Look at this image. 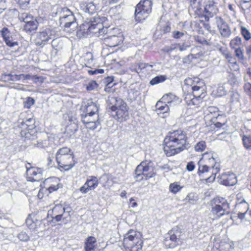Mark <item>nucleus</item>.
<instances>
[{"label": "nucleus", "mask_w": 251, "mask_h": 251, "mask_svg": "<svg viewBox=\"0 0 251 251\" xmlns=\"http://www.w3.org/2000/svg\"><path fill=\"white\" fill-rule=\"evenodd\" d=\"M187 137L181 130L170 132L164 140V151L167 156L177 154L186 148Z\"/></svg>", "instance_id": "f257e3e1"}, {"label": "nucleus", "mask_w": 251, "mask_h": 251, "mask_svg": "<svg viewBox=\"0 0 251 251\" xmlns=\"http://www.w3.org/2000/svg\"><path fill=\"white\" fill-rule=\"evenodd\" d=\"M108 112L119 122L125 121L128 117V107L126 103L121 98L109 96L106 101Z\"/></svg>", "instance_id": "f03ea898"}, {"label": "nucleus", "mask_w": 251, "mask_h": 251, "mask_svg": "<svg viewBox=\"0 0 251 251\" xmlns=\"http://www.w3.org/2000/svg\"><path fill=\"white\" fill-rule=\"evenodd\" d=\"M35 120L32 118L26 119H22L20 118L18 121V126L20 128L28 131L27 132H24L23 130L21 131L22 136L24 134H25V141L26 144L29 146H35L37 145L38 147H41L42 146L41 144L36 141V136L31 134L29 132V130L35 128Z\"/></svg>", "instance_id": "7ed1b4c3"}, {"label": "nucleus", "mask_w": 251, "mask_h": 251, "mask_svg": "<svg viewBox=\"0 0 251 251\" xmlns=\"http://www.w3.org/2000/svg\"><path fill=\"white\" fill-rule=\"evenodd\" d=\"M143 243L136 231L132 229L125 235L123 241L126 251H141Z\"/></svg>", "instance_id": "20e7f679"}, {"label": "nucleus", "mask_w": 251, "mask_h": 251, "mask_svg": "<svg viewBox=\"0 0 251 251\" xmlns=\"http://www.w3.org/2000/svg\"><path fill=\"white\" fill-rule=\"evenodd\" d=\"M212 170V174L205 179L206 183L212 182L215 179L216 174L220 171V164L216 160V154L213 152H205L200 159Z\"/></svg>", "instance_id": "39448f33"}, {"label": "nucleus", "mask_w": 251, "mask_h": 251, "mask_svg": "<svg viewBox=\"0 0 251 251\" xmlns=\"http://www.w3.org/2000/svg\"><path fill=\"white\" fill-rule=\"evenodd\" d=\"M184 234L178 226H175L166 235L164 244L167 248H174L182 243Z\"/></svg>", "instance_id": "423d86ee"}, {"label": "nucleus", "mask_w": 251, "mask_h": 251, "mask_svg": "<svg viewBox=\"0 0 251 251\" xmlns=\"http://www.w3.org/2000/svg\"><path fill=\"white\" fill-rule=\"evenodd\" d=\"M211 212L218 217L229 213V203L222 197H216L210 201Z\"/></svg>", "instance_id": "0eeeda50"}, {"label": "nucleus", "mask_w": 251, "mask_h": 251, "mask_svg": "<svg viewBox=\"0 0 251 251\" xmlns=\"http://www.w3.org/2000/svg\"><path fill=\"white\" fill-rule=\"evenodd\" d=\"M155 174L154 165L152 161L146 160L142 162L137 166L135 170V177L137 180H141L143 178V176L146 178H151Z\"/></svg>", "instance_id": "6e6552de"}, {"label": "nucleus", "mask_w": 251, "mask_h": 251, "mask_svg": "<svg viewBox=\"0 0 251 251\" xmlns=\"http://www.w3.org/2000/svg\"><path fill=\"white\" fill-rule=\"evenodd\" d=\"M151 0H142L136 5L135 10V19L136 21L142 22L147 18L151 12Z\"/></svg>", "instance_id": "1a4fd4ad"}, {"label": "nucleus", "mask_w": 251, "mask_h": 251, "mask_svg": "<svg viewBox=\"0 0 251 251\" xmlns=\"http://www.w3.org/2000/svg\"><path fill=\"white\" fill-rule=\"evenodd\" d=\"M59 22L60 25L65 28L72 27V29L76 27L77 24L76 22V18L73 12L67 7L61 9L59 12Z\"/></svg>", "instance_id": "9d476101"}, {"label": "nucleus", "mask_w": 251, "mask_h": 251, "mask_svg": "<svg viewBox=\"0 0 251 251\" xmlns=\"http://www.w3.org/2000/svg\"><path fill=\"white\" fill-rule=\"evenodd\" d=\"M55 30L50 28H46L38 33L35 39L36 45L43 47L50 39L55 38Z\"/></svg>", "instance_id": "9b49d317"}, {"label": "nucleus", "mask_w": 251, "mask_h": 251, "mask_svg": "<svg viewBox=\"0 0 251 251\" xmlns=\"http://www.w3.org/2000/svg\"><path fill=\"white\" fill-rule=\"evenodd\" d=\"M73 154H67L65 156L59 155L56 159L60 168L65 171L71 169L75 165Z\"/></svg>", "instance_id": "f8f14e48"}, {"label": "nucleus", "mask_w": 251, "mask_h": 251, "mask_svg": "<svg viewBox=\"0 0 251 251\" xmlns=\"http://www.w3.org/2000/svg\"><path fill=\"white\" fill-rule=\"evenodd\" d=\"M102 27V24L100 22V20L98 18H93V20H92L91 19L88 20L81 26V28L83 30H87V31L94 33H97L98 30Z\"/></svg>", "instance_id": "ddd939ff"}, {"label": "nucleus", "mask_w": 251, "mask_h": 251, "mask_svg": "<svg viewBox=\"0 0 251 251\" xmlns=\"http://www.w3.org/2000/svg\"><path fill=\"white\" fill-rule=\"evenodd\" d=\"M27 179L29 181H39L43 179V170L41 168H31L26 167Z\"/></svg>", "instance_id": "4468645a"}, {"label": "nucleus", "mask_w": 251, "mask_h": 251, "mask_svg": "<svg viewBox=\"0 0 251 251\" xmlns=\"http://www.w3.org/2000/svg\"><path fill=\"white\" fill-rule=\"evenodd\" d=\"M218 3L213 0H209L204 7L205 14L204 17L206 21H208L210 18L216 15L219 11Z\"/></svg>", "instance_id": "2eb2a0df"}, {"label": "nucleus", "mask_w": 251, "mask_h": 251, "mask_svg": "<svg viewBox=\"0 0 251 251\" xmlns=\"http://www.w3.org/2000/svg\"><path fill=\"white\" fill-rule=\"evenodd\" d=\"M215 20L216 24L221 35L225 38L228 37L231 34L228 25L220 17H216Z\"/></svg>", "instance_id": "dca6fc26"}, {"label": "nucleus", "mask_w": 251, "mask_h": 251, "mask_svg": "<svg viewBox=\"0 0 251 251\" xmlns=\"http://www.w3.org/2000/svg\"><path fill=\"white\" fill-rule=\"evenodd\" d=\"M219 182L224 185L232 186L236 184L237 180L233 173L222 174L219 177Z\"/></svg>", "instance_id": "f3484780"}, {"label": "nucleus", "mask_w": 251, "mask_h": 251, "mask_svg": "<svg viewBox=\"0 0 251 251\" xmlns=\"http://www.w3.org/2000/svg\"><path fill=\"white\" fill-rule=\"evenodd\" d=\"M161 100L168 104L171 107H173L180 102L179 98L172 93L164 95Z\"/></svg>", "instance_id": "a211bd4d"}, {"label": "nucleus", "mask_w": 251, "mask_h": 251, "mask_svg": "<svg viewBox=\"0 0 251 251\" xmlns=\"http://www.w3.org/2000/svg\"><path fill=\"white\" fill-rule=\"evenodd\" d=\"M123 37L121 36L113 35L104 38V43L109 47H115L122 42Z\"/></svg>", "instance_id": "6ab92c4d"}, {"label": "nucleus", "mask_w": 251, "mask_h": 251, "mask_svg": "<svg viewBox=\"0 0 251 251\" xmlns=\"http://www.w3.org/2000/svg\"><path fill=\"white\" fill-rule=\"evenodd\" d=\"M81 10L89 14H93L98 9L97 5L93 2L81 1L79 4Z\"/></svg>", "instance_id": "aec40b11"}, {"label": "nucleus", "mask_w": 251, "mask_h": 251, "mask_svg": "<svg viewBox=\"0 0 251 251\" xmlns=\"http://www.w3.org/2000/svg\"><path fill=\"white\" fill-rule=\"evenodd\" d=\"M189 10L193 11L198 16L201 15L202 11L201 0H191Z\"/></svg>", "instance_id": "412c9836"}, {"label": "nucleus", "mask_w": 251, "mask_h": 251, "mask_svg": "<svg viewBox=\"0 0 251 251\" xmlns=\"http://www.w3.org/2000/svg\"><path fill=\"white\" fill-rule=\"evenodd\" d=\"M85 113L84 114H98L99 108L95 102L88 100L85 105Z\"/></svg>", "instance_id": "4be33fe9"}, {"label": "nucleus", "mask_w": 251, "mask_h": 251, "mask_svg": "<svg viewBox=\"0 0 251 251\" xmlns=\"http://www.w3.org/2000/svg\"><path fill=\"white\" fill-rule=\"evenodd\" d=\"M97 240L95 237L89 236L86 239L84 245L85 251H95Z\"/></svg>", "instance_id": "5701e85b"}, {"label": "nucleus", "mask_w": 251, "mask_h": 251, "mask_svg": "<svg viewBox=\"0 0 251 251\" xmlns=\"http://www.w3.org/2000/svg\"><path fill=\"white\" fill-rule=\"evenodd\" d=\"M170 106L163 100H160L158 101L155 105L156 111L159 113L167 114L170 111Z\"/></svg>", "instance_id": "b1692460"}, {"label": "nucleus", "mask_w": 251, "mask_h": 251, "mask_svg": "<svg viewBox=\"0 0 251 251\" xmlns=\"http://www.w3.org/2000/svg\"><path fill=\"white\" fill-rule=\"evenodd\" d=\"M9 34V31H8L7 28H3L1 31V35L6 44L10 47H12L15 46V45H17V42H12L11 37H10Z\"/></svg>", "instance_id": "393cba45"}, {"label": "nucleus", "mask_w": 251, "mask_h": 251, "mask_svg": "<svg viewBox=\"0 0 251 251\" xmlns=\"http://www.w3.org/2000/svg\"><path fill=\"white\" fill-rule=\"evenodd\" d=\"M215 47L216 49L219 50L226 59L228 60L229 62H231L232 57L231 54L229 52L226 47H222L219 44L215 45Z\"/></svg>", "instance_id": "a878e982"}, {"label": "nucleus", "mask_w": 251, "mask_h": 251, "mask_svg": "<svg viewBox=\"0 0 251 251\" xmlns=\"http://www.w3.org/2000/svg\"><path fill=\"white\" fill-rule=\"evenodd\" d=\"M147 67H151V66L144 63H138L132 65L129 69L132 72L140 73L143 69Z\"/></svg>", "instance_id": "bb28decb"}, {"label": "nucleus", "mask_w": 251, "mask_h": 251, "mask_svg": "<svg viewBox=\"0 0 251 251\" xmlns=\"http://www.w3.org/2000/svg\"><path fill=\"white\" fill-rule=\"evenodd\" d=\"M98 184V179L94 176H90V178L87 179L85 182V185H87L90 190L95 189Z\"/></svg>", "instance_id": "cd10ccee"}, {"label": "nucleus", "mask_w": 251, "mask_h": 251, "mask_svg": "<svg viewBox=\"0 0 251 251\" xmlns=\"http://www.w3.org/2000/svg\"><path fill=\"white\" fill-rule=\"evenodd\" d=\"M88 118L89 117H86L82 121V123L85 125L87 128L94 130L97 127L98 125H100V122L99 121L96 122H89V119Z\"/></svg>", "instance_id": "c85d7f7f"}, {"label": "nucleus", "mask_w": 251, "mask_h": 251, "mask_svg": "<svg viewBox=\"0 0 251 251\" xmlns=\"http://www.w3.org/2000/svg\"><path fill=\"white\" fill-rule=\"evenodd\" d=\"M19 77L18 75H12V74H4L1 75V79L5 82H10L11 81H19Z\"/></svg>", "instance_id": "c756f323"}, {"label": "nucleus", "mask_w": 251, "mask_h": 251, "mask_svg": "<svg viewBox=\"0 0 251 251\" xmlns=\"http://www.w3.org/2000/svg\"><path fill=\"white\" fill-rule=\"evenodd\" d=\"M38 23L36 21H32L31 22L25 24L24 26V29L26 32H31L37 29Z\"/></svg>", "instance_id": "7c9ffc66"}, {"label": "nucleus", "mask_w": 251, "mask_h": 251, "mask_svg": "<svg viewBox=\"0 0 251 251\" xmlns=\"http://www.w3.org/2000/svg\"><path fill=\"white\" fill-rule=\"evenodd\" d=\"M202 162L201 160H200L198 162L199 169L198 171V174L199 176L201 177H203V175L205 173H207L211 170L207 166H206L205 164H202Z\"/></svg>", "instance_id": "2f4dec72"}, {"label": "nucleus", "mask_w": 251, "mask_h": 251, "mask_svg": "<svg viewBox=\"0 0 251 251\" xmlns=\"http://www.w3.org/2000/svg\"><path fill=\"white\" fill-rule=\"evenodd\" d=\"M242 40L241 37L236 36L232 39L230 42V47L232 49H236L241 48Z\"/></svg>", "instance_id": "473e14b6"}, {"label": "nucleus", "mask_w": 251, "mask_h": 251, "mask_svg": "<svg viewBox=\"0 0 251 251\" xmlns=\"http://www.w3.org/2000/svg\"><path fill=\"white\" fill-rule=\"evenodd\" d=\"M167 79V76L165 75H157L153 78L150 82L151 85L157 84L159 83L163 82Z\"/></svg>", "instance_id": "72a5a7b5"}, {"label": "nucleus", "mask_w": 251, "mask_h": 251, "mask_svg": "<svg viewBox=\"0 0 251 251\" xmlns=\"http://www.w3.org/2000/svg\"><path fill=\"white\" fill-rule=\"evenodd\" d=\"M242 141L244 147L248 150L251 149V135H244L242 137Z\"/></svg>", "instance_id": "f704fd0d"}, {"label": "nucleus", "mask_w": 251, "mask_h": 251, "mask_svg": "<svg viewBox=\"0 0 251 251\" xmlns=\"http://www.w3.org/2000/svg\"><path fill=\"white\" fill-rule=\"evenodd\" d=\"M65 212V209L62 206V205H56L52 209V216L63 214Z\"/></svg>", "instance_id": "c9c22d12"}, {"label": "nucleus", "mask_w": 251, "mask_h": 251, "mask_svg": "<svg viewBox=\"0 0 251 251\" xmlns=\"http://www.w3.org/2000/svg\"><path fill=\"white\" fill-rule=\"evenodd\" d=\"M240 32L245 40L249 41L251 39V33L246 27L241 26Z\"/></svg>", "instance_id": "e433bc0d"}, {"label": "nucleus", "mask_w": 251, "mask_h": 251, "mask_svg": "<svg viewBox=\"0 0 251 251\" xmlns=\"http://www.w3.org/2000/svg\"><path fill=\"white\" fill-rule=\"evenodd\" d=\"M51 46L56 50H59L63 48V42L59 39H53L51 42Z\"/></svg>", "instance_id": "4c0bfd02"}, {"label": "nucleus", "mask_w": 251, "mask_h": 251, "mask_svg": "<svg viewBox=\"0 0 251 251\" xmlns=\"http://www.w3.org/2000/svg\"><path fill=\"white\" fill-rule=\"evenodd\" d=\"M73 154L71 150L67 147H63L58 150L56 154V157L59 156V155L65 156L67 154Z\"/></svg>", "instance_id": "58836bf2"}, {"label": "nucleus", "mask_w": 251, "mask_h": 251, "mask_svg": "<svg viewBox=\"0 0 251 251\" xmlns=\"http://www.w3.org/2000/svg\"><path fill=\"white\" fill-rule=\"evenodd\" d=\"M199 85H194L192 86V90L194 93V95L196 97H200L199 91L202 92L203 91V88L201 84L202 85L203 83L201 82H198Z\"/></svg>", "instance_id": "ea45409f"}, {"label": "nucleus", "mask_w": 251, "mask_h": 251, "mask_svg": "<svg viewBox=\"0 0 251 251\" xmlns=\"http://www.w3.org/2000/svg\"><path fill=\"white\" fill-rule=\"evenodd\" d=\"M86 117H89V122L97 121H99V115L98 114H81V121H82L84 118Z\"/></svg>", "instance_id": "a19ab883"}, {"label": "nucleus", "mask_w": 251, "mask_h": 251, "mask_svg": "<svg viewBox=\"0 0 251 251\" xmlns=\"http://www.w3.org/2000/svg\"><path fill=\"white\" fill-rule=\"evenodd\" d=\"M206 148V144L205 142L203 141H201L199 142L196 144L195 146V150L196 151H203Z\"/></svg>", "instance_id": "79ce46f5"}, {"label": "nucleus", "mask_w": 251, "mask_h": 251, "mask_svg": "<svg viewBox=\"0 0 251 251\" xmlns=\"http://www.w3.org/2000/svg\"><path fill=\"white\" fill-rule=\"evenodd\" d=\"M34 103V99L31 97H28L26 98L24 102V106L25 108H29Z\"/></svg>", "instance_id": "37998d69"}, {"label": "nucleus", "mask_w": 251, "mask_h": 251, "mask_svg": "<svg viewBox=\"0 0 251 251\" xmlns=\"http://www.w3.org/2000/svg\"><path fill=\"white\" fill-rule=\"evenodd\" d=\"M18 238L21 241L26 242L29 240V236L25 231H22L18 235Z\"/></svg>", "instance_id": "c03bdc74"}, {"label": "nucleus", "mask_w": 251, "mask_h": 251, "mask_svg": "<svg viewBox=\"0 0 251 251\" xmlns=\"http://www.w3.org/2000/svg\"><path fill=\"white\" fill-rule=\"evenodd\" d=\"M231 102L238 101L239 100V94L237 92L231 91L230 93Z\"/></svg>", "instance_id": "a18cd8bd"}, {"label": "nucleus", "mask_w": 251, "mask_h": 251, "mask_svg": "<svg viewBox=\"0 0 251 251\" xmlns=\"http://www.w3.org/2000/svg\"><path fill=\"white\" fill-rule=\"evenodd\" d=\"M172 36L175 39H180L186 37L184 32L179 31H174L173 32Z\"/></svg>", "instance_id": "49530a36"}, {"label": "nucleus", "mask_w": 251, "mask_h": 251, "mask_svg": "<svg viewBox=\"0 0 251 251\" xmlns=\"http://www.w3.org/2000/svg\"><path fill=\"white\" fill-rule=\"evenodd\" d=\"M181 188V187L180 186V185L177 184L173 183L171 184L170 185V191L175 194L178 192Z\"/></svg>", "instance_id": "de8ad7c7"}, {"label": "nucleus", "mask_w": 251, "mask_h": 251, "mask_svg": "<svg viewBox=\"0 0 251 251\" xmlns=\"http://www.w3.org/2000/svg\"><path fill=\"white\" fill-rule=\"evenodd\" d=\"M98 87V84L96 81H90L87 85L86 88L88 91H92Z\"/></svg>", "instance_id": "09e8293b"}, {"label": "nucleus", "mask_w": 251, "mask_h": 251, "mask_svg": "<svg viewBox=\"0 0 251 251\" xmlns=\"http://www.w3.org/2000/svg\"><path fill=\"white\" fill-rule=\"evenodd\" d=\"M235 50V53L236 56L240 59H242L244 57L243 55V50L241 49V48L234 49Z\"/></svg>", "instance_id": "8fccbe9b"}, {"label": "nucleus", "mask_w": 251, "mask_h": 251, "mask_svg": "<svg viewBox=\"0 0 251 251\" xmlns=\"http://www.w3.org/2000/svg\"><path fill=\"white\" fill-rule=\"evenodd\" d=\"M177 46L179 50L181 51L186 50L190 47L189 45L186 43H183L182 44L179 43L177 45Z\"/></svg>", "instance_id": "3c124183"}, {"label": "nucleus", "mask_w": 251, "mask_h": 251, "mask_svg": "<svg viewBox=\"0 0 251 251\" xmlns=\"http://www.w3.org/2000/svg\"><path fill=\"white\" fill-rule=\"evenodd\" d=\"M30 0H19L18 3L20 7L23 8H25L27 7Z\"/></svg>", "instance_id": "603ef678"}, {"label": "nucleus", "mask_w": 251, "mask_h": 251, "mask_svg": "<svg viewBox=\"0 0 251 251\" xmlns=\"http://www.w3.org/2000/svg\"><path fill=\"white\" fill-rule=\"evenodd\" d=\"M195 168V164L194 162H189L186 165V169L188 171L191 172Z\"/></svg>", "instance_id": "864d4df0"}, {"label": "nucleus", "mask_w": 251, "mask_h": 251, "mask_svg": "<svg viewBox=\"0 0 251 251\" xmlns=\"http://www.w3.org/2000/svg\"><path fill=\"white\" fill-rule=\"evenodd\" d=\"M6 0H0V14L2 13L6 8Z\"/></svg>", "instance_id": "5fc2aeb1"}, {"label": "nucleus", "mask_w": 251, "mask_h": 251, "mask_svg": "<svg viewBox=\"0 0 251 251\" xmlns=\"http://www.w3.org/2000/svg\"><path fill=\"white\" fill-rule=\"evenodd\" d=\"M208 112H209L211 114H215V115H219V114L218 113V109L217 107H209L208 108Z\"/></svg>", "instance_id": "6e6d98bb"}, {"label": "nucleus", "mask_w": 251, "mask_h": 251, "mask_svg": "<svg viewBox=\"0 0 251 251\" xmlns=\"http://www.w3.org/2000/svg\"><path fill=\"white\" fill-rule=\"evenodd\" d=\"M28 14V13L20 12L19 14V19L21 22H24Z\"/></svg>", "instance_id": "4d7b16f0"}, {"label": "nucleus", "mask_w": 251, "mask_h": 251, "mask_svg": "<svg viewBox=\"0 0 251 251\" xmlns=\"http://www.w3.org/2000/svg\"><path fill=\"white\" fill-rule=\"evenodd\" d=\"M106 82L107 83V86H108L107 88H106L105 90L107 91V89H109L110 88V84L112 82H113L114 80V77L113 76H108L106 78Z\"/></svg>", "instance_id": "13d9d810"}, {"label": "nucleus", "mask_w": 251, "mask_h": 251, "mask_svg": "<svg viewBox=\"0 0 251 251\" xmlns=\"http://www.w3.org/2000/svg\"><path fill=\"white\" fill-rule=\"evenodd\" d=\"M19 76H20L19 80H20L21 79H23V80H28L31 78V75L29 74H20L19 75Z\"/></svg>", "instance_id": "bf43d9fd"}, {"label": "nucleus", "mask_w": 251, "mask_h": 251, "mask_svg": "<svg viewBox=\"0 0 251 251\" xmlns=\"http://www.w3.org/2000/svg\"><path fill=\"white\" fill-rule=\"evenodd\" d=\"M79 190L82 193L86 194L88 193L90 190V189L87 185H85V183L80 188Z\"/></svg>", "instance_id": "052dcab7"}, {"label": "nucleus", "mask_w": 251, "mask_h": 251, "mask_svg": "<svg viewBox=\"0 0 251 251\" xmlns=\"http://www.w3.org/2000/svg\"><path fill=\"white\" fill-rule=\"evenodd\" d=\"M52 220H55L56 222L61 221L64 218L63 217V214L56 215L52 216Z\"/></svg>", "instance_id": "680f3d73"}, {"label": "nucleus", "mask_w": 251, "mask_h": 251, "mask_svg": "<svg viewBox=\"0 0 251 251\" xmlns=\"http://www.w3.org/2000/svg\"><path fill=\"white\" fill-rule=\"evenodd\" d=\"M193 194H189L186 197L185 200L186 201H188L190 203H193L194 202L195 200L193 199Z\"/></svg>", "instance_id": "e2e57ef3"}, {"label": "nucleus", "mask_w": 251, "mask_h": 251, "mask_svg": "<svg viewBox=\"0 0 251 251\" xmlns=\"http://www.w3.org/2000/svg\"><path fill=\"white\" fill-rule=\"evenodd\" d=\"M26 224L30 228H33L34 226V223L32 220L30 218H27L26 220Z\"/></svg>", "instance_id": "0e129e2a"}, {"label": "nucleus", "mask_w": 251, "mask_h": 251, "mask_svg": "<svg viewBox=\"0 0 251 251\" xmlns=\"http://www.w3.org/2000/svg\"><path fill=\"white\" fill-rule=\"evenodd\" d=\"M227 135V133L226 132H223L217 135V138L220 140H224Z\"/></svg>", "instance_id": "69168bd1"}, {"label": "nucleus", "mask_w": 251, "mask_h": 251, "mask_svg": "<svg viewBox=\"0 0 251 251\" xmlns=\"http://www.w3.org/2000/svg\"><path fill=\"white\" fill-rule=\"evenodd\" d=\"M35 20L34 19V17L30 15L29 14L27 15V17L25 19V21L24 22L25 24L28 23L32 21H35Z\"/></svg>", "instance_id": "338daca9"}, {"label": "nucleus", "mask_w": 251, "mask_h": 251, "mask_svg": "<svg viewBox=\"0 0 251 251\" xmlns=\"http://www.w3.org/2000/svg\"><path fill=\"white\" fill-rule=\"evenodd\" d=\"M58 189V185H51L48 188V190L50 193H51L54 191H56Z\"/></svg>", "instance_id": "774afa93"}]
</instances>
